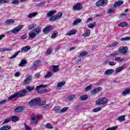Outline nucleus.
<instances>
[{"label":"nucleus","instance_id":"1","mask_svg":"<svg viewBox=\"0 0 130 130\" xmlns=\"http://www.w3.org/2000/svg\"><path fill=\"white\" fill-rule=\"evenodd\" d=\"M26 94H27V90L23 89L21 91H19L18 92H16L14 94H12L11 96L9 97V100H13L14 98H19L20 97H24V96H26Z\"/></svg>","mask_w":130,"mask_h":130},{"label":"nucleus","instance_id":"2","mask_svg":"<svg viewBox=\"0 0 130 130\" xmlns=\"http://www.w3.org/2000/svg\"><path fill=\"white\" fill-rule=\"evenodd\" d=\"M34 31H32L30 33L28 34L29 37L30 38L33 39L36 37V35H38L40 32H41V28L40 27H36L35 29H34Z\"/></svg>","mask_w":130,"mask_h":130},{"label":"nucleus","instance_id":"3","mask_svg":"<svg viewBox=\"0 0 130 130\" xmlns=\"http://www.w3.org/2000/svg\"><path fill=\"white\" fill-rule=\"evenodd\" d=\"M41 66V61L40 60H36L34 62L33 66L30 67V70H33V71H35V70H37V68L38 67H40Z\"/></svg>","mask_w":130,"mask_h":130},{"label":"nucleus","instance_id":"4","mask_svg":"<svg viewBox=\"0 0 130 130\" xmlns=\"http://www.w3.org/2000/svg\"><path fill=\"white\" fill-rule=\"evenodd\" d=\"M45 87H47V85H44V84L40 85L39 86L36 87V90L38 91V93H45V92H47V90L45 89L39 90H40V89H41V88H45Z\"/></svg>","mask_w":130,"mask_h":130},{"label":"nucleus","instance_id":"5","mask_svg":"<svg viewBox=\"0 0 130 130\" xmlns=\"http://www.w3.org/2000/svg\"><path fill=\"white\" fill-rule=\"evenodd\" d=\"M62 16V13H57L55 16H52L49 20L51 22H54V21H56L59 19H60Z\"/></svg>","mask_w":130,"mask_h":130},{"label":"nucleus","instance_id":"6","mask_svg":"<svg viewBox=\"0 0 130 130\" xmlns=\"http://www.w3.org/2000/svg\"><path fill=\"white\" fill-rule=\"evenodd\" d=\"M95 103L98 105H102L103 104H106L107 103V99L101 98L100 99L98 100L95 102Z\"/></svg>","mask_w":130,"mask_h":130},{"label":"nucleus","instance_id":"7","mask_svg":"<svg viewBox=\"0 0 130 130\" xmlns=\"http://www.w3.org/2000/svg\"><path fill=\"white\" fill-rule=\"evenodd\" d=\"M108 0H99L95 3L96 7H101L102 6H107Z\"/></svg>","mask_w":130,"mask_h":130},{"label":"nucleus","instance_id":"8","mask_svg":"<svg viewBox=\"0 0 130 130\" xmlns=\"http://www.w3.org/2000/svg\"><path fill=\"white\" fill-rule=\"evenodd\" d=\"M22 28H23V25H20L18 26H16L15 28L12 29L11 30V32L13 34H17V33H18V32H20V31L22 30Z\"/></svg>","mask_w":130,"mask_h":130},{"label":"nucleus","instance_id":"9","mask_svg":"<svg viewBox=\"0 0 130 130\" xmlns=\"http://www.w3.org/2000/svg\"><path fill=\"white\" fill-rule=\"evenodd\" d=\"M82 4L79 3L74 5L73 7V11H80L82 10Z\"/></svg>","mask_w":130,"mask_h":130},{"label":"nucleus","instance_id":"10","mask_svg":"<svg viewBox=\"0 0 130 130\" xmlns=\"http://www.w3.org/2000/svg\"><path fill=\"white\" fill-rule=\"evenodd\" d=\"M53 29V27H52L51 25H49L44 28L43 30V32L45 34H48V33H49V32H50Z\"/></svg>","mask_w":130,"mask_h":130},{"label":"nucleus","instance_id":"11","mask_svg":"<svg viewBox=\"0 0 130 130\" xmlns=\"http://www.w3.org/2000/svg\"><path fill=\"white\" fill-rule=\"evenodd\" d=\"M119 51L122 54H126V53H127V47L124 46L120 47L119 48Z\"/></svg>","mask_w":130,"mask_h":130},{"label":"nucleus","instance_id":"12","mask_svg":"<svg viewBox=\"0 0 130 130\" xmlns=\"http://www.w3.org/2000/svg\"><path fill=\"white\" fill-rule=\"evenodd\" d=\"M30 49H31V47L30 46L23 47L21 49V52H22V53H26V52H28Z\"/></svg>","mask_w":130,"mask_h":130},{"label":"nucleus","instance_id":"13","mask_svg":"<svg viewBox=\"0 0 130 130\" xmlns=\"http://www.w3.org/2000/svg\"><path fill=\"white\" fill-rule=\"evenodd\" d=\"M31 81H32V76L29 75L23 81V84L27 85L30 83Z\"/></svg>","mask_w":130,"mask_h":130},{"label":"nucleus","instance_id":"14","mask_svg":"<svg viewBox=\"0 0 130 130\" xmlns=\"http://www.w3.org/2000/svg\"><path fill=\"white\" fill-rule=\"evenodd\" d=\"M121 5H123V1L119 0L114 4V8H117L118 7H120Z\"/></svg>","mask_w":130,"mask_h":130},{"label":"nucleus","instance_id":"15","mask_svg":"<svg viewBox=\"0 0 130 130\" xmlns=\"http://www.w3.org/2000/svg\"><path fill=\"white\" fill-rule=\"evenodd\" d=\"M11 121L13 122H17V121H19L20 120V118L17 116H13L10 118Z\"/></svg>","mask_w":130,"mask_h":130},{"label":"nucleus","instance_id":"16","mask_svg":"<svg viewBox=\"0 0 130 130\" xmlns=\"http://www.w3.org/2000/svg\"><path fill=\"white\" fill-rule=\"evenodd\" d=\"M56 13V11L52 10L49 12L48 13H47L46 14V16L47 18H49L50 17H52V16H53V15H54V14H55Z\"/></svg>","mask_w":130,"mask_h":130},{"label":"nucleus","instance_id":"17","mask_svg":"<svg viewBox=\"0 0 130 130\" xmlns=\"http://www.w3.org/2000/svg\"><path fill=\"white\" fill-rule=\"evenodd\" d=\"M113 73H114V70L108 69L105 72V73H104V75H111V74H113Z\"/></svg>","mask_w":130,"mask_h":130},{"label":"nucleus","instance_id":"18","mask_svg":"<svg viewBox=\"0 0 130 130\" xmlns=\"http://www.w3.org/2000/svg\"><path fill=\"white\" fill-rule=\"evenodd\" d=\"M127 94H130V88H126L122 92V96H125Z\"/></svg>","mask_w":130,"mask_h":130},{"label":"nucleus","instance_id":"19","mask_svg":"<svg viewBox=\"0 0 130 130\" xmlns=\"http://www.w3.org/2000/svg\"><path fill=\"white\" fill-rule=\"evenodd\" d=\"M15 20L14 19H8L6 22L5 23L6 25H13V24H15Z\"/></svg>","mask_w":130,"mask_h":130},{"label":"nucleus","instance_id":"20","mask_svg":"<svg viewBox=\"0 0 130 130\" xmlns=\"http://www.w3.org/2000/svg\"><path fill=\"white\" fill-rule=\"evenodd\" d=\"M82 22V19L79 18V19H76L74 22L73 23V26H76V25H78V24H80Z\"/></svg>","mask_w":130,"mask_h":130},{"label":"nucleus","instance_id":"21","mask_svg":"<svg viewBox=\"0 0 130 130\" xmlns=\"http://www.w3.org/2000/svg\"><path fill=\"white\" fill-rule=\"evenodd\" d=\"M77 33V31L75 29H72L68 31L67 34V35L68 36H71V35H75Z\"/></svg>","mask_w":130,"mask_h":130},{"label":"nucleus","instance_id":"22","mask_svg":"<svg viewBox=\"0 0 130 130\" xmlns=\"http://www.w3.org/2000/svg\"><path fill=\"white\" fill-rule=\"evenodd\" d=\"M27 63V60L26 59H22L20 63L18 64V67H24V64Z\"/></svg>","mask_w":130,"mask_h":130},{"label":"nucleus","instance_id":"23","mask_svg":"<svg viewBox=\"0 0 130 130\" xmlns=\"http://www.w3.org/2000/svg\"><path fill=\"white\" fill-rule=\"evenodd\" d=\"M37 14H38L37 12L30 13L28 15V18H29V19H31L32 18H34V17L36 16L37 15Z\"/></svg>","mask_w":130,"mask_h":130},{"label":"nucleus","instance_id":"24","mask_svg":"<svg viewBox=\"0 0 130 130\" xmlns=\"http://www.w3.org/2000/svg\"><path fill=\"white\" fill-rule=\"evenodd\" d=\"M125 65H123V66H122L121 67H120L117 68V69L115 70V72L116 73V74H117V73H120V72H121V71L122 70V69H124V68H125Z\"/></svg>","mask_w":130,"mask_h":130},{"label":"nucleus","instance_id":"25","mask_svg":"<svg viewBox=\"0 0 130 130\" xmlns=\"http://www.w3.org/2000/svg\"><path fill=\"white\" fill-rule=\"evenodd\" d=\"M12 127L10 125H5L0 128V130H9L11 129Z\"/></svg>","mask_w":130,"mask_h":130},{"label":"nucleus","instance_id":"26","mask_svg":"<svg viewBox=\"0 0 130 130\" xmlns=\"http://www.w3.org/2000/svg\"><path fill=\"white\" fill-rule=\"evenodd\" d=\"M34 100L35 101V104L36 105V104H37L38 105H40V103L41 102L40 98H37L34 99Z\"/></svg>","mask_w":130,"mask_h":130},{"label":"nucleus","instance_id":"27","mask_svg":"<svg viewBox=\"0 0 130 130\" xmlns=\"http://www.w3.org/2000/svg\"><path fill=\"white\" fill-rule=\"evenodd\" d=\"M90 33H91V30L90 29H87L85 33L82 35L83 37H87L88 36H90Z\"/></svg>","mask_w":130,"mask_h":130},{"label":"nucleus","instance_id":"28","mask_svg":"<svg viewBox=\"0 0 130 130\" xmlns=\"http://www.w3.org/2000/svg\"><path fill=\"white\" fill-rule=\"evenodd\" d=\"M54 111H55L56 113H60V107L59 106H55Z\"/></svg>","mask_w":130,"mask_h":130},{"label":"nucleus","instance_id":"29","mask_svg":"<svg viewBox=\"0 0 130 130\" xmlns=\"http://www.w3.org/2000/svg\"><path fill=\"white\" fill-rule=\"evenodd\" d=\"M58 68H59V66H53L52 71L54 73H56V72H58V71H59V69Z\"/></svg>","mask_w":130,"mask_h":130},{"label":"nucleus","instance_id":"30","mask_svg":"<svg viewBox=\"0 0 130 130\" xmlns=\"http://www.w3.org/2000/svg\"><path fill=\"white\" fill-rule=\"evenodd\" d=\"M52 76V72H51V71H49L47 72V74L46 75H45V78L46 79H49V78H50V77H51Z\"/></svg>","mask_w":130,"mask_h":130},{"label":"nucleus","instance_id":"31","mask_svg":"<svg viewBox=\"0 0 130 130\" xmlns=\"http://www.w3.org/2000/svg\"><path fill=\"white\" fill-rule=\"evenodd\" d=\"M22 111L23 107L22 106L17 107L15 109V111H16V112H21Z\"/></svg>","mask_w":130,"mask_h":130},{"label":"nucleus","instance_id":"32","mask_svg":"<svg viewBox=\"0 0 130 130\" xmlns=\"http://www.w3.org/2000/svg\"><path fill=\"white\" fill-rule=\"evenodd\" d=\"M117 120L119 121H124L125 120V115L121 116L117 118Z\"/></svg>","mask_w":130,"mask_h":130},{"label":"nucleus","instance_id":"33","mask_svg":"<svg viewBox=\"0 0 130 130\" xmlns=\"http://www.w3.org/2000/svg\"><path fill=\"white\" fill-rule=\"evenodd\" d=\"M88 99V95L86 94L80 96V100L82 101H86Z\"/></svg>","mask_w":130,"mask_h":130},{"label":"nucleus","instance_id":"34","mask_svg":"<svg viewBox=\"0 0 130 130\" xmlns=\"http://www.w3.org/2000/svg\"><path fill=\"white\" fill-rule=\"evenodd\" d=\"M75 98H76V96H75V95H70L67 98V100L68 101H73V100H75Z\"/></svg>","mask_w":130,"mask_h":130},{"label":"nucleus","instance_id":"35","mask_svg":"<svg viewBox=\"0 0 130 130\" xmlns=\"http://www.w3.org/2000/svg\"><path fill=\"white\" fill-rule=\"evenodd\" d=\"M20 52V51H17L15 53V54H13L10 57H9V59H13V58H15V57H16Z\"/></svg>","mask_w":130,"mask_h":130},{"label":"nucleus","instance_id":"36","mask_svg":"<svg viewBox=\"0 0 130 130\" xmlns=\"http://www.w3.org/2000/svg\"><path fill=\"white\" fill-rule=\"evenodd\" d=\"M66 85V81H62L57 84V88H60V87H62V86H64Z\"/></svg>","mask_w":130,"mask_h":130},{"label":"nucleus","instance_id":"37","mask_svg":"<svg viewBox=\"0 0 130 130\" xmlns=\"http://www.w3.org/2000/svg\"><path fill=\"white\" fill-rule=\"evenodd\" d=\"M128 40H130L129 37H124L120 39V41H122V42H124V41H127Z\"/></svg>","mask_w":130,"mask_h":130},{"label":"nucleus","instance_id":"38","mask_svg":"<svg viewBox=\"0 0 130 130\" xmlns=\"http://www.w3.org/2000/svg\"><path fill=\"white\" fill-rule=\"evenodd\" d=\"M58 35V32L57 31H54L51 36V38H56V37H57Z\"/></svg>","mask_w":130,"mask_h":130},{"label":"nucleus","instance_id":"39","mask_svg":"<svg viewBox=\"0 0 130 130\" xmlns=\"http://www.w3.org/2000/svg\"><path fill=\"white\" fill-rule=\"evenodd\" d=\"M115 61H124V59L123 58L116 57L115 58Z\"/></svg>","mask_w":130,"mask_h":130},{"label":"nucleus","instance_id":"40","mask_svg":"<svg viewBox=\"0 0 130 130\" xmlns=\"http://www.w3.org/2000/svg\"><path fill=\"white\" fill-rule=\"evenodd\" d=\"M45 128H49V129H52L53 127L50 124V123H47L44 125Z\"/></svg>","mask_w":130,"mask_h":130},{"label":"nucleus","instance_id":"41","mask_svg":"<svg viewBox=\"0 0 130 130\" xmlns=\"http://www.w3.org/2000/svg\"><path fill=\"white\" fill-rule=\"evenodd\" d=\"M37 25H36V24H32L30 25H28V29L29 30H32V29H34V28H36V27Z\"/></svg>","mask_w":130,"mask_h":130},{"label":"nucleus","instance_id":"42","mask_svg":"<svg viewBox=\"0 0 130 130\" xmlns=\"http://www.w3.org/2000/svg\"><path fill=\"white\" fill-rule=\"evenodd\" d=\"M31 120L33 123H37V122H38L39 121L37 119V118H36V117H33V116H31Z\"/></svg>","mask_w":130,"mask_h":130},{"label":"nucleus","instance_id":"43","mask_svg":"<svg viewBox=\"0 0 130 130\" xmlns=\"http://www.w3.org/2000/svg\"><path fill=\"white\" fill-rule=\"evenodd\" d=\"M45 4H46L45 1L41 2L37 5V7H43V6L45 5Z\"/></svg>","mask_w":130,"mask_h":130},{"label":"nucleus","instance_id":"44","mask_svg":"<svg viewBox=\"0 0 130 130\" xmlns=\"http://www.w3.org/2000/svg\"><path fill=\"white\" fill-rule=\"evenodd\" d=\"M26 89L29 91V92H31V91H33L35 88L34 87H31L29 86H26Z\"/></svg>","mask_w":130,"mask_h":130},{"label":"nucleus","instance_id":"45","mask_svg":"<svg viewBox=\"0 0 130 130\" xmlns=\"http://www.w3.org/2000/svg\"><path fill=\"white\" fill-rule=\"evenodd\" d=\"M127 26V23L125 22H123L119 24V27H125Z\"/></svg>","mask_w":130,"mask_h":130},{"label":"nucleus","instance_id":"46","mask_svg":"<svg viewBox=\"0 0 130 130\" xmlns=\"http://www.w3.org/2000/svg\"><path fill=\"white\" fill-rule=\"evenodd\" d=\"M88 54V52L87 51L82 52L80 53L79 56L83 57V56H86Z\"/></svg>","mask_w":130,"mask_h":130},{"label":"nucleus","instance_id":"47","mask_svg":"<svg viewBox=\"0 0 130 130\" xmlns=\"http://www.w3.org/2000/svg\"><path fill=\"white\" fill-rule=\"evenodd\" d=\"M95 22H93V23H89L88 25V28H90V29H92V28H93L95 27Z\"/></svg>","mask_w":130,"mask_h":130},{"label":"nucleus","instance_id":"48","mask_svg":"<svg viewBox=\"0 0 130 130\" xmlns=\"http://www.w3.org/2000/svg\"><path fill=\"white\" fill-rule=\"evenodd\" d=\"M69 109L68 107H65L63 108L61 110H60V113H63L67 111Z\"/></svg>","mask_w":130,"mask_h":130},{"label":"nucleus","instance_id":"49","mask_svg":"<svg viewBox=\"0 0 130 130\" xmlns=\"http://www.w3.org/2000/svg\"><path fill=\"white\" fill-rule=\"evenodd\" d=\"M12 51V49L10 48H1L0 49V51L4 52V51Z\"/></svg>","mask_w":130,"mask_h":130},{"label":"nucleus","instance_id":"50","mask_svg":"<svg viewBox=\"0 0 130 130\" xmlns=\"http://www.w3.org/2000/svg\"><path fill=\"white\" fill-rule=\"evenodd\" d=\"M101 107H97L95 108L94 109H93L92 110V111H93V112H98V111H100V110H101Z\"/></svg>","mask_w":130,"mask_h":130},{"label":"nucleus","instance_id":"51","mask_svg":"<svg viewBox=\"0 0 130 130\" xmlns=\"http://www.w3.org/2000/svg\"><path fill=\"white\" fill-rule=\"evenodd\" d=\"M114 11H115V9H114V8H112L109 9L107 12L108 14H111V13H113Z\"/></svg>","mask_w":130,"mask_h":130},{"label":"nucleus","instance_id":"52","mask_svg":"<svg viewBox=\"0 0 130 130\" xmlns=\"http://www.w3.org/2000/svg\"><path fill=\"white\" fill-rule=\"evenodd\" d=\"M29 105L30 106H34L35 105V101H34V99L31 100L29 102Z\"/></svg>","mask_w":130,"mask_h":130},{"label":"nucleus","instance_id":"53","mask_svg":"<svg viewBox=\"0 0 130 130\" xmlns=\"http://www.w3.org/2000/svg\"><path fill=\"white\" fill-rule=\"evenodd\" d=\"M49 108H51V107L50 106V104H47L45 106H44V109L47 110L49 109Z\"/></svg>","mask_w":130,"mask_h":130},{"label":"nucleus","instance_id":"54","mask_svg":"<svg viewBox=\"0 0 130 130\" xmlns=\"http://www.w3.org/2000/svg\"><path fill=\"white\" fill-rule=\"evenodd\" d=\"M9 2L10 0H0V5H2V4H7Z\"/></svg>","mask_w":130,"mask_h":130},{"label":"nucleus","instance_id":"55","mask_svg":"<svg viewBox=\"0 0 130 130\" xmlns=\"http://www.w3.org/2000/svg\"><path fill=\"white\" fill-rule=\"evenodd\" d=\"M94 90H95V92L96 93H99V92H100L102 90V87H99L95 89H94Z\"/></svg>","mask_w":130,"mask_h":130},{"label":"nucleus","instance_id":"56","mask_svg":"<svg viewBox=\"0 0 130 130\" xmlns=\"http://www.w3.org/2000/svg\"><path fill=\"white\" fill-rule=\"evenodd\" d=\"M11 121V118H9L5 120L4 122L3 123V124H5V123H8Z\"/></svg>","mask_w":130,"mask_h":130},{"label":"nucleus","instance_id":"57","mask_svg":"<svg viewBox=\"0 0 130 130\" xmlns=\"http://www.w3.org/2000/svg\"><path fill=\"white\" fill-rule=\"evenodd\" d=\"M92 89V85L87 86L85 88V91L88 92L89 90Z\"/></svg>","mask_w":130,"mask_h":130},{"label":"nucleus","instance_id":"58","mask_svg":"<svg viewBox=\"0 0 130 130\" xmlns=\"http://www.w3.org/2000/svg\"><path fill=\"white\" fill-rule=\"evenodd\" d=\"M13 5H19V0H13L12 2Z\"/></svg>","mask_w":130,"mask_h":130},{"label":"nucleus","instance_id":"59","mask_svg":"<svg viewBox=\"0 0 130 130\" xmlns=\"http://www.w3.org/2000/svg\"><path fill=\"white\" fill-rule=\"evenodd\" d=\"M24 128L26 130H31V127L30 126H28L27 124H24Z\"/></svg>","mask_w":130,"mask_h":130},{"label":"nucleus","instance_id":"60","mask_svg":"<svg viewBox=\"0 0 130 130\" xmlns=\"http://www.w3.org/2000/svg\"><path fill=\"white\" fill-rule=\"evenodd\" d=\"M7 103V100H3L0 102V106L2 105H4V104H5Z\"/></svg>","mask_w":130,"mask_h":130},{"label":"nucleus","instance_id":"61","mask_svg":"<svg viewBox=\"0 0 130 130\" xmlns=\"http://www.w3.org/2000/svg\"><path fill=\"white\" fill-rule=\"evenodd\" d=\"M37 119H38V121L42 118V116L41 115H38L36 117Z\"/></svg>","mask_w":130,"mask_h":130},{"label":"nucleus","instance_id":"62","mask_svg":"<svg viewBox=\"0 0 130 130\" xmlns=\"http://www.w3.org/2000/svg\"><path fill=\"white\" fill-rule=\"evenodd\" d=\"M109 63L110 66H115V64H116V62H113V61H110V62H109Z\"/></svg>","mask_w":130,"mask_h":130},{"label":"nucleus","instance_id":"63","mask_svg":"<svg viewBox=\"0 0 130 130\" xmlns=\"http://www.w3.org/2000/svg\"><path fill=\"white\" fill-rule=\"evenodd\" d=\"M91 93L92 95H95V94H97V92H96V90L94 89L91 91Z\"/></svg>","mask_w":130,"mask_h":130},{"label":"nucleus","instance_id":"64","mask_svg":"<svg viewBox=\"0 0 130 130\" xmlns=\"http://www.w3.org/2000/svg\"><path fill=\"white\" fill-rule=\"evenodd\" d=\"M27 38V35H23L21 37V39H26Z\"/></svg>","mask_w":130,"mask_h":130}]
</instances>
